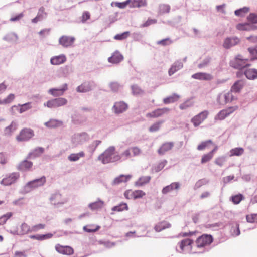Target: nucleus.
Wrapping results in <instances>:
<instances>
[{
  "instance_id": "nucleus-56",
  "label": "nucleus",
  "mask_w": 257,
  "mask_h": 257,
  "mask_svg": "<svg viewBox=\"0 0 257 257\" xmlns=\"http://www.w3.org/2000/svg\"><path fill=\"white\" fill-rule=\"evenodd\" d=\"M20 106L21 107L20 109V113H23L31 108L30 103H26Z\"/></svg>"
},
{
  "instance_id": "nucleus-54",
  "label": "nucleus",
  "mask_w": 257,
  "mask_h": 257,
  "mask_svg": "<svg viewBox=\"0 0 257 257\" xmlns=\"http://www.w3.org/2000/svg\"><path fill=\"white\" fill-rule=\"evenodd\" d=\"M244 150L242 148H236L232 149L230 151L231 155L240 156L243 153Z\"/></svg>"
},
{
  "instance_id": "nucleus-63",
  "label": "nucleus",
  "mask_w": 257,
  "mask_h": 257,
  "mask_svg": "<svg viewBox=\"0 0 257 257\" xmlns=\"http://www.w3.org/2000/svg\"><path fill=\"white\" fill-rule=\"evenodd\" d=\"M248 19L249 21L253 23H257V15L254 14H250L248 17Z\"/></svg>"
},
{
  "instance_id": "nucleus-42",
  "label": "nucleus",
  "mask_w": 257,
  "mask_h": 257,
  "mask_svg": "<svg viewBox=\"0 0 257 257\" xmlns=\"http://www.w3.org/2000/svg\"><path fill=\"white\" fill-rule=\"evenodd\" d=\"M99 228V226L94 225H88L83 227L84 230L87 232H94L98 230Z\"/></svg>"
},
{
  "instance_id": "nucleus-10",
  "label": "nucleus",
  "mask_w": 257,
  "mask_h": 257,
  "mask_svg": "<svg viewBox=\"0 0 257 257\" xmlns=\"http://www.w3.org/2000/svg\"><path fill=\"white\" fill-rule=\"evenodd\" d=\"M170 109L167 107L157 108L146 114V117L149 118H155L162 116L165 114L168 113Z\"/></svg>"
},
{
  "instance_id": "nucleus-12",
  "label": "nucleus",
  "mask_w": 257,
  "mask_h": 257,
  "mask_svg": "<svg viewBox=\"0 0 257 257\" xmlns=\"http://www.w3.org/2000/svg\"><path fill=\"white\" fill-rule=\"evenodd\" d=\"M55 248L56 250L60 254L70 255L74 253V249L69 246H63L60 244H57L55 246Z\"/></svg>"
},
{
  "instance_id": "nucleus-62",
  "label": "nucleus",
  "mask_w": 257,
  "mask_h": 257,
  "mask_svg": "<svg viewBox=\"0 0 257 257\" xmlns=\"http://www.w3.org/2000/svg\"><path fill=\"white\" fill-rule=\"evenodd\" d=\"M132 91L134 94H140L143 93V90L137 86H133L132 87Z\"/></svg>"
},
{
  "instance_id": "nucleus-43",
  "label": "nucleus",
  "mask_w": 257,
  "mask_h": 257,
  "mask_svg": "<svg viewBox=\"0 0 257 257\" xmlns=\"http://www.w3.org/2000/svg\"><path fill=\"white\" fill-rule=\"evenodd\" d=\"M170 6L167 4H161L159 7V12L160 14L168 13L170 12Z\"/></svg>"
},
{
  "instance_id": "nucleus-61",
  "label": "nucleus",
  "mask_w": 257,
  "mask_h": 257,
  "mask_svg": "<svg viewBox=\"0 0 257 257\" xmlns=\"http://www.w3.org/2000/svg\"><path fill=\"white\" fill-rule=\"evenodd\" d=\"M172 43V41L169 39L166 38L162 40H160L157 42L158 44L162 45L163 46L170 44Z\"/></svg>"
},
{
  "instance_id": "nucleus-13",
  "label": "nucleus",
  "mask_w": 257,
  "mask_h": 257,
  "mask_svg": "<svg viewBox=\"0 0 257 257\" xmlns=\"http://www.w3.org/2000/svg\"><path fill=\"white\" fill-rule=\"evenodd\" d=\"M46 181V177L42 176L39 179H35L28 182L26 186L31 189H35L44 185Z\"/></svg>"
},
{
  "instance_id": "nucleus-25",
  "label": "nucleus",
  "mask_w": 257,
  "mask_h": 257,
  "mask_svg": "<svg viewBox=\"0 0 257 257\" xmlns=\"http://www.w3.org/2000/svg\"><path fill=\"white\" fill-rule=\"evenodd\" d=\"M33 165V163L32 162L24 160L22 161L18 167V169L22 171H25L30 170Z\"/></svg>"
},
{
  "instance_id": "nucleus-19",
  "label": "nucleus",
  "mask_w": 257,
  "mask_h": 257,
  "mask_svg": "<svg viewBox=\"0 0 257 257\" xmlns=\"http://www.w3.org/2000/svg\"><path fill=\"white\" fill-rule=\"evenodd\" d=\"M66 61V56L61 54L58 56H55L51 58L50 60L51 63L52 65H57L64 63Z\"/></svg>"
},
{
  "instance_id": "nucleus-21",
  "label": "nucleus",
  "mask_w": 257,
  "mask_h": 257,
  "mask_svg": "<svg viewBox=\"0 0 257 257\" xmlns=\"http://www.w3.org/2000/svg\"><path fill=\"white\" fill-rule=\"evenodd\" d=\"M123 59V56L118 51L113 53L112 56L108 58V61L112 63H118L121 62Z\"/></svg>"
},
{
  "instance_id": "nucleus-14",
  "label": "nucleus",
  "mask_w": 257,
  "mask_h": 257,
  "mask_svg": "<svg viewBox=\"0 0 257 257\" xmlns=\"http://www.w3.org/2000/svg\"><path fill=\"white\" fill-rule=\"evenodd\" d=\"M75 40L74 37L64 35L59 38V43L64 47H68L73 45Z\"/></svg>"
},
{
  "instance_id": "nucleus-40",
  "label": "nucleus",
  "mask_w": 257,
  "mask_h": 257,
  "mask_svg": "<svg viewBox=\"0 0 257 257\" xmlns=\"http://www.w3.org/2000/svg\"><path fill=\"white\" fill-rule=\"evenodd\" d=\"M164 122L163 120H160L152 124L149 128L150 132H155L159 130L161 125Z\"/></svg>"
},
{
  "instance_id": "nucleus-7",
  "label": "nucleus",
  "mask_w": 257,
  "mask_h": 257,
  "mask_svg": "<svg viewBox=\"0 0 257 257\" xmlns=\"http://www.w3.org/2000/svg\"><path fill=\"white\" fill-rule=\"evenodd\" d=\"M34 135V133L33 130L30 128H24L21 131L16 137V139L18 141H25L32 138Z\"/></svg>"
},
{
  "instance_id": "nucleus-64",
  "label": "nucleus",
  "mask_w": 257,
  "mask_h": 257,
  "mask_svg": "<svg viewBox=\"0 0 257 257\" xmlns=\"http://www.w3.org/2000/svg\"><path fill=\"white\" fill-rule=\"evenodd\" d=\"M237 108V106H227V109H226V116L234 111Z\"/></svg>"
},
{
  "instance_id": "nucleus-22",
  "label": "nucleus",
  "mask_w": 257,
  "mask_h": 257,
  "mask_svg": "<svg viewBox=\"0 0 257 257\" xmlns=\"http://www.w3.org/2000/svg\"><path fill=\"white\" fill-rule=\"evenodd\" d=\"M174 146L173 142H165L163 144L158 150L160 155L164 154L165 152L170 150Z\"/></svg>"
},
{
  "instance_id": "nucleus-50",
  "label": "nucleus",
  "mask_w": 257,
  "mask_h": 257,
  "mask_svg": "<svg viewBox=\"0 0 257 257\" xmlns=\"http://www.w3.org/2000/svg\"><path fill=\"white\" fill-rule=\"evenodd\" d=\"M130 35L129 32H125L121 34H118L116 35L114 38L117 40H122L127 38Z\"/></svg>"
},
{
  "instance_id": "nucleus-29",
  "label": "nucleus",
  "mask_w": 257,
  "mask_h": 257,
  "mask_svg": "<svg viewBox=\"0 0 257 257\" xmlns=\"http://www.w3.org/2000/svg\"><path fill=\"white\" fill-rule=\"evenodd\" d=\"M182 67L183 64L182 62L179 61L175 62L169 70V75L170 76L173 75L175 72L180 70Z\"/></svg>"
},
{
  "instance_id": "nucleus-59",
  "label": "nucleus",
  "mask_w": 257,
  "mask_h": 257,
  "mask_svg": "<svg viewBox=\"0 0 257 257\" xmlns=\"http://www.w3.org/2000/svg\"><path fill=\"white\" fill-rule=\"evenodd\" d=\"M15 96L14 94H9L6 98L4 99V102H5V104H9L11 102H12L14 99H15Z\"/></svg>"
},
{
  "instance_id": "nucleus-48",
  "label": "nucleus",
  "mask_w": 257,
  "mask_h": 257,
  "mask_svg": "<svg viewBox=\"0 0 257 257\" xmlns=\"http://www.w3.org/2000/svg\"><path fill=\"white\" fill-rule=\"evenodd\" d=\"M244 199V197L242 195L239 194L234 196H233L231 197L230 200L232 201L234 204H237L240 203V202Z\"/></svg>"
},
{
  "instance_id": "nucleus-36",
  "label": "nucleus",
  "mask_w": 257,
  "mask_h": 257,
  "mask_svg": "<svg viewBox=\"0 0 257 257\" xmlns=\"http://www.w3.org/2000/svg\"><path fill=\"white\" fill-rule=\"evenodd\" d=\"M91 89V86L89 82H85L79 86L77 90L79 92H86Z\"/></svg>"
},
{
  "instance_id": "nucleus-8",
  "label": "nucleus",
  "mask_w": 257,
  "mask_h": 257,
  "mask_svg": "<svg viewBox=\"0 0 257 257\" xmlns=\"http://www.w3.org/2000/svg\"><path fill=\"white\" fill-rule=\"evenodd\" d=\"M67 100L66 99L62 97L52 99L48 101L44 104L45 106L49 108H55L65 105L67 104Z\"/></svg>"
},
{
  "instance_id": "nucleus-41",
  "label": "nucleus",
  "mask_w": 257,
  "mask_h": 257,
  "mask_svg": "<svg viewBox=\"0 0 257 257\" xmlns=\"http://www.w3.org/2000/svg\"><path fill=\"white\" fill-rule=\"evenodd\" d=\"M239 42V39L237 38L226 39V48L235 45Z\"/></svg>"
},
{
  "instance_id": "nucleus-57",
  "label": "nucleus",
  "mask_w": 257,
  "mask_h": 257,
  "mask_svg": "<svg viewBox=\"0 0 257 257\" xmlns=\"http://www.w3.org/2000/svg\"><path fill=\"white\" fill-rule=\"evenodd\" d=\"M90 18V14L88 11H85L83 13L81 16V21L83 23L85 22Z\"/></svg>"
},
{
  "instance_id": "nucleus-44",
  "label": "nucleus",
  "mask_w": 257,
  "mask_h": 257,
  "mask_svg": "<svg viewBox=\"0 0 257 257\" xmlns=\"http://www.w3.org/2000/svg\"><path fill=\"white\" fill-rule=\"evenodd\" d=\"M249 11L248 7H244L243 8L237 10L235 11V14L237 16L243 17L247 14Z\"/></svg>"
},
{
  "instance_id": "nucleus-60",
  "label": "nucleus",
  "mask_w": 257,
  "mask_h": 257,
  "mask_svg": "<svg viewBox=\"0 0 257 257\" xmlns=\"http://www.w3.org/2000/svg\"><path fill=\"white\" fill-rule=\"evenodd\" d=\"M110 87L113 91H117L119 88L120 85L117 82H112L110 84Z\"/></svg>"
},
{
  "instance_id": "nucleus-30",
  "label": "nucleus",
  "mask_w": 257,
  "mask_h": 257,
  "mask_svg": "<svg viewBox=\"0 0 257 257\" xmlns=\"http://www.w3.org/2000/svg\"><path fill=\"white\" fill-rule=\"evenodd\" d=\"M104 203L103 201L98 199L96 202L90 203L88 205L89 207L92 210H95L101 209L104 206Z\"/></svg>"
},
{
  "instance_id": "nucleus-39",
  "label": "nucleus",
  "mask_w": 257,
  "mask_h": 257,
  "mask_svg": "<svg viewBox=\"0 0 257 257\" xmlns=\"http://www.w3.org/2000/svg\"><path fill=\"white\" fill-rule=\"evenodd\" d=\"M45 125L48 127H56L59 126L62 124V122L61 121H59L55 119H51L48 122L45 123Z\"/></svg>"
},
{
  "instance_id": "nucleus-55",
  "label": "nucleus",
  "mask_w": 257,
  "mask_h": 257,
  "mask_svg": "<svg viewBox=\"0 0 257 257\" xmlns=\"http://www.w3.org/2000/svg\"><path fill=\"white\" fill-rule=\"evenodd\" d=\"M131 2L130 0H127L124 2H115L114 3V5L115 7H117L120 9H124L125 8L127 5Z\"/></svg>"
},
{
  "instance_id": "nucleus-33",
  "label": "nucleus",
  "mask_w": 257,
  "mask_h": 257,
  "mask_svg": "<svg viewBox=\"0 0 257 257\" xmlns=\"http://www.w3.org/2000/svg\"><path fill=\"white\" fill-rule=\"evenodd\" d=\"M17 128V125L16 122H12L11 124L6 127L4 130V134L6 136L11 135L13 132H14Z\"/></svg>"
},
{
  "instance_id": "nucleus-20",
  "label": "nucleus",
  "mask_w": 257,
  "mask_h": 257,
  "mask_svg": "<svg viewBox=\"0 0 257 257\" xmlns=\"http://www.w3.org/2000/svg\"><path fill=\"white\" fill-rule=\"evenodd\" d=\"M192 77L194 79L201 80H210L213 78L211 74L203 72L194 74L192 75Z\"/></svg>"
},
{
  "instance_id": "nucleus-51",
  "label": "nucleus",
  "mask_w": 257,
  "mask_h": 257,
  "mask_svg": "<svg viewBox=\"0 0 257 257\" xmlns=\"http://www.w3.org/2000/svg\"><path fill=\"white\" fill-rule=\"evenodd\" d=\"M246 220L249 223H257V214H251L246 215Z\"/></svg>"
},
{
  "instance_id": "nucleus-16",
  "label": "nucleus",
  "mask_w": 257,
  "mask_h": 257,
  "mask_svg": "<svg viewBox=\"0 0 257 257\" xmlns=\"http://www.w3.org/2000/svg\"><path fill=\"white\" fill-rule=\"evenodd\" d=\"M245 85V81L244 80H239L236 81L231 88V91L235 93H239Z\"/></svg>"
},
{
  "instance_id": "nucleus-1",
  "label": "nucleus",
  "mask_w": 257,
  "mask_h": 257,
  "mask_svg": "<svg viewBox=\"0 0 257 257\" xmlns=\"http://www.w3.org/2000/svg\"><path fill=\"white\" fill-rule=\"evenodd\" d=\"M141 153V149L137 147L128 148L123 151L121 155L115 152L114 147L111 146L107 148L102 154L98 159L102 163L107 164L110 162H115L121 160H125L132 157L137 156Z\"/></svg>"
},
{
  "instance_id": "nucleus-34",
  "label": "nucleus",
  "mask_w": 257,
  "mask_h": 257,
  "mask_svg": "<svg viewBox=\"0 0 257 257\" xmlns=\"http://www.w3.org/2000/svg\"><path fill=\"white\" fill-rule=\"evenodd\" d=\"M85 156V153L83 151L80 152L78 153L71 154L68 157V159L69 161L73 162L78 161L80 158Z\"/></svg>"
},
{
  "instance_id": "nucleus-15",
  "label": "nucleus",
  "mask_w": 257,
  "mask_h": 257,
  "mask_svg": "<svg viewBox=\"0 0 257 257\" xmlns=\"http://www.w3.org/2000/svg\"><path fill=\"white\" fill-rule=\"evenodd\" d=\"M67 89V84H64L60 88H52L49 89L48 92L54 97L60 96L63 95Z\"/></svg>"
},
{
  "instance_id": "nucleus-52",
  "label": "nucleus",
  "mask_w": 257,
  "mask_h": 257,
  "mask_svg": "<svg viewBox=\"0 0 257 257\" xmlns=\"http://www.w3.org/2000/svg\"><path fill=\"white\" fill-rule=\"evenodd\" d=\"M12 216V213L9 212L0 217V225H2L5 224L7 220L9 219Z\"/></svg>"
},
{
  "instance_id": "nucleus-24",
  "label": "nucleus",
  "mask_w": 257,
  "mask_h": 257,
  "mask_svg": "<svg viewBox=\"0 0 257 257\" xmlns=\"http://www.w3.org/2000/svg\"><path fill=\"white\" fill-rule=\"evenodd\" d=\"M131 178L132 175H120L114 179L113 184L117 185L121 183L126 182L130 180Z\"/></svg>"
},
{
  "instance_id": "nucleus-17",
  "label": "nucleus",
  "mask_w": 257,
  "mask_h": 257,
  "mask_svg": "<svg viewBox=\"0 0 257 257\" xmlns=\"http://www.w3.org/2000/svg\"><path fill=\"white\" fill-rule=\"evenodd\" d=\"M113 108L115 113H120L125 111L127 109L128 106L124 102L120 101L116 102Z\"/></svg>"
},
{
  "instance_id": "nucleus-35",
  "label": "nucleus",
  "mask_w": 257,
  "mask_h": 257,
  "mask_svg": "<svg viewBox=\"0 0 257 257\" xmlns=\"http://www.w3.org/2000/svg\"><path fill=\"white\" fill-rule=\"evenodd\" d=\"M53 235L51 233H48L47 234L42 235V234H37V235H30V238L32 239H35L37 240H43L47 239L50 238L52 237Z\"/></svg>"
},
{
  "instance_id": "nucleus-38",
  "label": "nucleus",
  "mask_w": 257,
  "mask_h": 257,
  "mask_svg": "<svg viewBox=\"0 0 257 257\" xmlns=\"http://www.w3.org/2000/svg\"><path fill=\"white\" fill-rule=\"evenodd\" d=\"M212 145H213V143L210 140L203 141L198 145L197 150L199 151L203 150L206 148H208Z\"/></svg>"
},
{
  "instance_id": "nucleus-3",
  "label": "nucleus",
  "mask_w": 257,
  "mask_h": 257,
  "mask_svg": "<svg viewBox=\"0 0 257 257\" xmlns=\"http://www.w3.org/2000/svg\"><path fill=\"white\" fill-rule=\"evenodd\" d=\"M193 240L189 238L184 239L178 243L181 250L183 252H191L192 253H197L196 247H192Z\"/></svg>"
},
{
  "instance_id": "nucleus-6",
  "label": "nucleus",
  "mask_w": 257,
  "mask_h": 257,
  "mask_svg": "<svg viewBox=\"0 0 257 257\" xmlns=\"http://www.w3.org/2000/svg\"><path fill=\"white\" fill-rule=\"evenodd\" d=\"M124 195L127 199H137L143 198L146 195V193L141 190H127L124 193Z\"/></svg>"
},
{
  "instance_id": "nucleus-47",
  "label": "nucleus",
  "mask_w": 257,
  "mask_h": 257,
  "mask_svg": "<svg viewBox=\"0 0 257 257\" xmlns=\"http://www.w3.org/2000/svg\"><path fill=\"white\" fill-rule=\"evenodd\" d=\"M248 51L250 53V61H253L255 59H257V47L255 48H248Z\"/></svg>"
},
{
  "instance_id": "nucleus-18",
  "label": "nucleus",
  "mask_w": 257,
  "mask_h": 257,
  "mask_svg": "<svg viewBox=\"0 0 257 257\" xmlns=\"http://www.w3.org/2000/svg\"><path fill=\"white\" fill-rule=\"evenodd\" d=\"M239 226V224L236 222H233L229 225V232L232 236H236L240 234Z\"/></svg>"
},
{
  "instance_id": "nucleus-27",
  "label": "nucleus",
  "mask_w": 257,
  "mask_h": 257,
  "mask_svg": "<svg viewBox=\"0 0 257 257\" xmlns=\"http://www.w3.org/2000/svg\"><path fill=\"white\" fill-rule=\"evenodd\" d=\"M216 150L217 147H215L211 152L204 154L202 157L201 163L202 164H204L209 161L213 158L214 154Z\"/></svg>"
},
{
  "instance_id": "nucleus-4",
  "label": "nucleus",
  "mask_w": 257,
  "mask_h": 257,
  "mask_svg": "<svg viewBox=\"0 0 257 257\" xmlns=\"http://www.w3.org/2000/svg\"><path fill=\"white\" fill-rule=\"evenodd\" d=\"M248 61V59L244 58L242 56L238 55L230 62V65L235 68L240 69L250 66Z\"/></svg>"
},
{
  "instance_id": "nucleus-5",
  "label": "nucleus",
  "mask_w": 257,
  "mask_h": 257,
  "mask_svg": "<svg viewBox=\"0 0 257 257\" xmlns=\"http://www.w3.org/2000/svg\"><path fill=\"white\" fill-rule=\"evenodd\" d=\"M30 233H31V226L25 222L11 231V234L19 236H23Z\"/></svg>"
},
{
  "instance_id": "nucleus-32",
  "label": "nucleus",
  "mask_w": 257,
  "mask_h": 257,
  "mask_svg": "<svg viewBox=\"0 0 257 257\" xmlns=\"http://www.w3.org/2000/svg\"><path fill=\"white\" fill-rule=\"evenodd\" d=\"M151 177L150 176H142L135 183V185L136 186H142L148 183Z\"/></svg>"
},
{
  "instance_id": "nucleus-28",
  "label": "nucleus",
  "mask_w": 257,
  "mask_h": 257,
  "mask_svg": "<svg viewBox=\"0 0 257 257\" xmlns=\"http://www.w3.org/2000/svg\"><path fill=\"white\" fill-rule=\"evenodd\" d=\"M180 97V95L174 93L171 96L164 98L163 101L164 104H168L177 101L179 99Z\"/></svg>"
},
{
  "instance_id": "nucleus-23",
  "label": "nucleus",
  "mask_w": 257,
  "mask_h": 257,
  "mask_svg": "<svg viewBox=\"0 0 257 257\" xmlns=\"http://www.w3.org/2000/svg\"><path fill=\"white\" fill-rule=\"evenodd\" d=\"M50 199L51 202L55 205L64 204L66 202V200L63 199L62 195L59 193L53 194Z\"/></svg>"
},
{
  "instance_id": "nucleus-49",
  "label": "nucleus",
  "mask_w": 257,
  "mask_h": 257,
  "mask_svg": "<svg viewBox=\"0 0 257 257\" xmlns=\"http://www.w3.org/2000/svg\"><path fill=\"white\" fill-rule=\"evenodd\" d=\"M167 163V161L166 160H163L160 162H159L158 164H157L154 167V170L156 172H159L162 169H163V168L165 166Z\"/></svg>"
},
{
  "instance_id": "nucleus-46",
  "label": "nucleus",
  "mask_w": 257,
  "mask_h": 257,
  "mask_svg": "<svg viewBox=\"0 0 257 257\" xmlns=\"http://www.w3.org/2000/svg\"><path fill=\"white\" fill-rule=\"evenodd\" d=\"M128 209L127 205L126 203H121L118 206L114 207L112 208V210L114 211H122L123 210H127Z\"/></svg>"
},
{
  "instance_id": "nucleus-31",
  "label": "nucleus",
  "mask_w": 257,
  "mask_h": 257,
  "mask_svg": "<svg viewBox=\"0 0 257 257\" xmlns=\"http://www.w3.org/2000/svg\"><path fill=\"white\" fill-rule=\"evenodd\" d=\"M246 77L250 80H253L257 78V70L255 69H248L244 72Z\"/></svg>"
},
{
  "instance_id": "nucleus-2",
  "label": "nucleus",
  "mask_w": 257,
  "mask_h": 257,
  "mask_svg": "<svg viewBox=\"0 0 257 257\" xmlns=\"http://www.w3.org/2000/svg\"><path fill=\"white\" fill-rule=\"evenodd\" d=\"M213 241V238L211 235L203 234L197 238L195 241L196 248L201 250L198 253L202 252L205 247L209 245Z\"/></svg>"
},
{
  "instance_id": "nucleus-9",
  "label": "nucleus",
  "mask_w": 257,
  "mask_h": 257,
  "mask_svg": "<svg viewBox=\"0 0 257 257\" xmlns=\"http://www.w3.org/2000/svg\"><path fill=\"white\" fill-rule=\"evenodd\" d=\"M20 177L18 173L14 172L9 174L4 178L0 182L1 184L4 186L11 185L15 183Z\"/></svg>"
},
{
  "instance_id": "nucleus-58",
  "label": "nucleus",
  "mask_w": 257,
  "mask_h": 257,
  "mask_svg": "<svg viewBox=\"0 0 257 257\" xmlns=\"http://www.w3.org/2000/svg\"><path fill=\"white\" fill-rule=\"evenodd\" d=\"M157 23L156 19H148L143 25L142 27H148L152 24H154Z\"/></svg>"
},
{
  "instance_id": "nucleus-37",
  "label": "nucleus",
  "mask_w": 257,
  "mask_h": 257,
  "mask_svg": "<svg viewBox=\"0 0 257 257\" xmlns=\"http://www.w3.org/2000/svg\"><path fill=\"white\" fill-rule=\"evenodd\" d=\"M171 225L167 222H162L158 223L155 227V229L157 232H160L162 230L168 228Z\"/></svg>"
},
{
  "instance_id": "nucleus-45",
  "label": "nucleus",
  "mask_w": 257,
  "mask_h": 257,
  "mask_svg": "<svg viewBox=\"0 0 257 257\" xmlns=\"http://www.w3.org/2000/svg\"><path fill=\"white\" fill-rule=\"evenodd\" d=\"M147 4L146 0H134L133 2V7L140 8L146 6Z\"/></svg>"
},
{
  "instance_id": "nucleus-11",
  "label": "nucleus",
  "mask_w": 257,
  "mask_h": 257,
  "mask_svg": "<svg viewBox=\"0 0 257 257\" xmlns=\"http://www.w3.org/2000/svg\"><path fill=\"white\" fill-rule=\"evenodd\" d=\"M208 114L209 112L207 110H204L194 116L191 119V122L194 126H198L207 118Z\"/></svg>"
},
{
  "instance_id": "nucleus-26",
  "label": "nucleus",
  "mask_w": 257,
  "mask_h": 257,
  "mask_svg": "<svg viewBox=\"0 0 257 257\" xmlns=\"http://www.w3.org/2000/svg\"><path fill=\"white\" fill-rule=\"evenodd\" d=\"M179 188V184L177 182H174L170 185L164 187L162 190L163 194H167L171 192L174 189H178Z\"/></svg>"
},
{
  "instance_id": "nucleus-53",
  "label": "nucleus",
  "mask_w": 257,
  "mask_h": 257,
  "mask_svg": "<svg viewBox=\"0 0 257 257\" xmlns=\"http://www.w3.org/2000/svg\"><path fill=\"white\" fill-rule=\"evenodd\" d=\"M45 225L44 224H38L31 227V233L33 232H37L40 230L45 228Z\"/></svg>"
}]
</instances>
